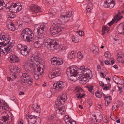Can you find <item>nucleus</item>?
Masks as SVG:
<instances>
[{
	"instance_id": "1",
	"label": "nucleus",
	"mask_w": 124,
	"mask_h": 124,
	"mask_svg": "<svg viewBox=\"0 0 124 124\" xmlns=\"http://www.w3.org/2000/svg\"><path fill=\"white\" fill-rule=\"evenodd\" d=\"M66 74L70 80H76L77 77L78 79L85 84L88 82V79L92 76L91 70L88 68H85L83 66H81L79 69L76 66H70L67 70Z\"/></svg>"
},
{
	"instance_id": "2",
	"label": "nucleus",
	"mask_w": 124,
	"mask_h": 124,
	"mask_svg": "<svg viewBox=\"0 0 124 124\" xmlns=\"http://www.w3.org/2000/svg\"><path fill=\"white\" fill-rule=\"evenodd\" d=\"M44 63L43 61L38 56L32 55L31 56L30 59L26 60L23 64V67L25 71L28 72H34V77L38 80L40 75L44 72L43 69L40 67V65Z\"/></svg>"
},
{
	"instance_id": "3",
	"label": "nucleus",
	"mask_w": 124,
	"mask_h": 124,
	"mask_svg": "<svg viewBox=\"0 0 124 124\" xmlns=\"http://www.w3.org/2000/svg\"><path fill=\"white\" fill-rule=\"evenodd\" d=\"M46 23H41L36 24L35 25V28L37 30V36L38 38L34 44V46L38 48L40 47L44 43L43 39L44 32L47 27Z\"/></svg>"
},
{
	"instance_id": "4",
	"label": "nucleus",
	"mask_w": 124,
	"mask_h": 124,
	"mask_svg": "<svg viewBox=\"0 0 124 124\" xmlns=\"http://www.w3.org/2000/svg\"><path fill=\"white\" fill-rule=\"evenodd\" d=\"M10 41V39L8 35H1L0 34V49L5 55L9 53L11 51V49L13 47L12 44H9L7 47H5Z\"/></svg>"
},
{
	"instance_id": "5",
	"label": "nucleus",
	"mask_w": 124,
	"mask_h": 124,
	"mask_svg": "<svg viewBox=\"0 0 124 124\" xmlns=\"http://www.w3.org/2000/svg\"><path fill=\"white\" fill-rule=\"evenodd\" d=\"M21 36L23 40L26 39L28 42L32 41L34 39V35L31 30L29 28H27L22 32Z\"/></svg>"
},
{
	"instance_id": "6",
	"label": "nucleus",
	"mask_w": 124,
	"mask_h": 124,
	"mask_svg": "<svg viewBox=\"0 0 124 124\" xmlns=\"http://www.w3.org/2000/svg\"><path fill=\"white\" fill-rule=\"evenodd\" d=\"M45 46L49 50L53 51L58 49L60 46L55 40L50 39H48L46 40Z\"/></svg>"
},
{
	"instance_id": "7",
	"label": "nucleus",
	"mask_w": 124,
	"mask_h": 124,
	"mask_svg": "<svg viewBox=\"0 0 124 124\" xmlns=\"http://www.w3.org/2000/svg\"><path fill=\"white\" fill-rule=\"evenodd\" d=\"M22 83L27 86H29L32 84L33 80L30 78L29 74L26 73H23L21 78Z\"/></svg>"
},
{
	"instance_id": "8",
	"label": "nucleus",
	"mask_w": 124,
	"mask_h": 124,
	"mask_svg": "<svg viewBox=\"0 0 124 124\" xmlns=\"http://www.w3.org/2000/svg\"><path fill=\"white\" fill-rule=\"evenodd\" d=\"M72 15V12L69 11L66 13V15L63 13L60 16L58 19H56L55 21H58L59 23H57L60 24H62V23H66L69 20L70 18Z\"/></svg>"
},
{
	"instance_id": "9",
	"label": "nucleus",
	"mask_w": 124,
	"mask_h": 124,
	"mask_svg": "<svg viewBox=\"0 0 124 124\" xmlns=\"http://www.w3.org/2000/svg\"><path fill=\"white\" fill-rule=\"evenodd\" d=\"M36 116L31 115L25 116L24 118L27 119L29 124H40L41 120L40 118H37Z\"/></svg>"
},
{
	"instance_id": "10",
	"label": "nucleus",
	"mask_w": 124,
	"mask_h": 124,
	"mask_svg": "<svg viewBox=\"0 0 124 124\" xmlns=\"http://www.w3.org/2000/svg\"><path fill=\"white\" fill-rule=\"evenodd\" d=\"M7 9L14 13L21 11L22 9V6L20 3L12 4L10 7H8Z\"/></svg>"
},
{
	"instance_id": "11",
	"label": "nucleus",
	"mask_w": 124,
	"mask_h": 124,
	"mask_svg": "<svg viewBox=\"0 0 124 124\" xmlns=\"http://www.w3.org/2000/svg\"><path fill=\"white\" fill-rule=\"evenodd\" d=\"M55 109L57 113L61 115L64 114L66 111L64 106L62 104H60V102L57 103H56L55 106Z\"/></svg>"
},
{
	"instance_id": "12",
	"label": "nucleus",
	"mask_w": 124,
	"mask_h": 124,
	"mask_svg": "<svg viewBox=\"0 0 124 124\" xmlns=\"http://www.w3.org/2000/svg\"><path fill=\"white\" fill-rule=\"evenodd\" d=\"M124 13V11L123 10L122 11H119L117 14V15L115 16L114 17V20H113L109 23L107 24V25L110 26L114 22L116 23L118 21L120 20L123 17L121 14Z\"/></svg>"
},
{
	"instance_id": "13",
	"label": "nucleus",
	"mask_w": 124,
	"mask_h": 124,
	"mask_svg": "<svg viewBox=\"0 0 124 124\" xmlns=\"http://www.w3.org/2000/svg\"><path fill=\"white\" fill-rule=\"evenodd\" d=\"M53 88L55 90V92H58L61 91L64 87L63 83L62 81L54 83L53 85Z\"/></svg>"
},
{
	"instance_id": "14",
	"label": "nucleus",
	"mask_w": 124,
	"mask_h": 124,
	"mask_svg": "<svg viewBox=\"0 0 124 124\" xmlns=\"http://www.w3.org/2000/svg\"><path fill=\"white\" fill-rule=\"evenodd\" d=\"M8 107L7 103L2 100L0 99V112H1V114H6L5 110H6Z\"/></svg>"
},
{
	"instance_id": "15",
	"label": "nucleus",
	"mask_w": 124,
	"mask_h": 124,
	"mask_svg": "<svg viewBox=\"0 0 124 124\" xmlns=\"http://www.w3.org/2000/svg\"><path fill=\"white\" fill-rule=\"evenodd\" d=\"M115 4V0H106L104 1L103 5L105 7L112 8Z\"/></svg>"
},
{
	"instance_id": "16",
	"label": "nucleus",
	"mask_w": 124,
	"mask_h": 124,
	"mask_svg": "<svg viewBox=\"0 0 124 124\" xmlns=\"http://www.w3.org/2000/svg\"><path fill=\"white\" fill-rule=\"evenodd\" d=\"M10 69L11 72L15 74L19 73L21 71L20 68L16 65H12Z\"/></svg>"
},
{
	"instance_id": "17",
	"label": "nucleus",
	"mask_w": 124,
	"mask_h": 124,
	"mask_svg": "<svg viewBox=\"0 0 124 124\" xmlns=\"http://www.w3.org/2000/svg\"><path fill=\"white\" fill-rule=\"evenodd\" d=\"M31 9L33 13L37 14V16L39 15L38 14H37L38 13L41 12L42 11L40 8L37 5H33L31 7Z\"/></svg>"
},
{
	"instance_id": "18",
	"label": "nucleus",
	"mask_w": 124,
	"mask_h": 124,
	"mask_svg": "<svg viewBox=\"0 0 124 124\" xmlns=\"http://www.w3.org/2000/svg\"><path fill=\"white\" fill-rule=\"evenodd\" d=\"M59 22L56 21H55V20L54 21L53 23L55 25V26L56 27L57 30V31L58 33L61 34L62 31L64 30V28L63 27L59 26V25L60 24L59 23H59Z\"/></svg>"
},
{
	"instance_id": "19",
	"label": "nucleus",
	"mask_w": 124,
	"mask_h": 124,
	"mask_svg": "<svg viewBox=\"0 0 124 124\" xmlns=\"http://www.w3.org/2000/svg\"><path fill=\"white\" fill-rule=\"evenodd\" d=\"M67 96L66 94H63L60 98H57V101H56V103H57L59 102H60V104H62L63 102H64L67 99Z\"/></svg>"
},
{
	"instance_id": "20",
	"label": "nucleus",
	"mask_w": 124,
	"mask_h": 124,
	"mask_svg": "<svg viewBox=\"0 0 124 124\" xmlns=\"http://www.w3.org/2000/svg\"><path fill=\"white\" fill-rule=\"evenodd\" d=\"M10 62L12 63L14 62L17 63L19 61V58L15 55H11L8 58Z\"/></svg>"
},
{
	"instance_id": "21",
	"label": "nucleus",
	"mask_w": 124,
	"mask_h": 124,
	"mask_svg": "<svg viewBox=\"0 0 124 124\" xmlns=\"http://www.w3.org/2000/svg\"><path fill=\"white\" fill-rule=\"evenodd\" d=\"M85 2L87 4L86 9V12H89L93 8V4L91 2L90 0H86L84 1V2Z\"/></svg>"
},
{
	"instance_id": "22",
	"label": "nucleus",
	"mask_w": 124,
	"mask_h": 124,
	"mask_svg": "<svg viewBox=\"0 0 124 124\" xmlns=\"http://www.w3.org/2000/svg\"><path fill=\"white\" fill-rule=\"evenodd\" d=\"M116 32L120 34L124 33V23L119 25L116 29Z\"/></svg>"
},
{
	"instance_id": "23",
	"label": "nucleus",
	"mask_w": 124,
	"mask_h": 124,
	"mask_svg": "<svg viewBox=\"0 0 124 124\" xmlns=\"http://www.w3.org/2000/svg\"><path fill=\"white\" fill-rule=\"evenodd\" d=\"M113 79L114 82L117 84L122 85L124 83V81L123 80L115 76L113 77Z\"/></svg>"
},
{
	"instance_id": "24",
	"label": "nucleus",
	"mask_w": 124,
	"mask_h": 124,
	"mask_svg": "<svg viewBox=\"0 0 124 124\" xmlns=\"http://www.w3.org/2000/svg\"><path fill=\"white\" fill-rule=\"evenodd\" d=\"M8 115L1 117L0 118V123L2 124H8Z\"/></svg>"
},
{
	"instance_id": "25",
	"label": "nucleus",
	"mask_w": 124,
	"mask_h": 124,
	"mask_svg": "<svg viewBox=\"0 0 124 124\" xmlns=\"http://www.w3.org/2000/svg\"><path fill=\"white\" fill-rule=\"evenodd\" d=\"M29 52L27 46H24L22 49L20 50V53L22 54L24 56L26 55Z\"/></svg>"
},
{
	"instance_id": "26",
	"label": "nucleus",
	"mask_w": 124,
	"mask_h": 124,
	"mask_svg": "<svg viewBox=\"0 0 124 124\" xmlns=\"http://www.w3.org/2000/svg\"><path fill=\"white\" fill-rule=\"evenodd\" d=\"M32 108L34 111L37 113H40L41 112L40 106L37 103L33 104Z\"/></svg>"
},
{
	"instance_id": "27",
	"label": "nucleus",
	"mask_w": 124,
	"mask_h": 124,
	"mask_svg": "<svg viewBox=\"0 0 124 124\" xmlns=\"http://www.w3.org/2000/svg\"><path fill=\"white\" fill-rule=\"evenodd\" d=\"M54 74L55 77L60 76L61 75V71L60 69L55 68L54 69Z\"/></svg>"
},
{
	"instance_id": "28",
	"label": "nucleus",
	"mask_w": 124,
	"mask_h": 124,
	"mask_svg": "<svg viewBox=\"0 0 124 124\" xmlns=\"http://www.w3.org/2000/svg\"><path fill=\"white\" fill-rule=\"evenodd\" d=\"M55 25L54 24V26H52L50 28V31L51 34L54 35L58 34L57 31V30Z\"/></svg>"
},
{
	"instance_id": "29",
	"label": "nucleus",
	"mask_w": 124,
	"mask_h": 124,
	"mask_svg": "<svg viewBox=\"0 0 124 124\" xmlns=\"http://www.w3.org/2000/svg\"><path fill=\"white\" fill-rule=\"evenodd\" d=\"M8 28L9 30L11 31H15L16 28V25L13 23H9L8 26Z\"/></svg>"
},
{
	"instance_id": "30",
	"label": "nucleus",
	"mask_w": 124,
	"mask_h": 124,
	"mask_svg": "<svg viewBox=\"0 0 124 124\" xmlns=\"http://www.w3.org/2000/svg\"><path fill=\"white\" fill-rule=\"evenodd\" d=\"M117 59L119 62L123 64L124 61L123 59V55L122 54L121 52L119 53L117 55Z\"/></svg>"
},
{
	"instance_id": "31",
	"label": "nucleus",
	"mask_w": 124,
	"mask_h": 124,
	"mask_svg": "<svg viewBox=\"0 0 124 124\" xmlns=\"http://www.w3.org/2000/svg\"><path fill=\"white\" fill-rule=\"evenodd\" d=\"M103 96L104 97V98L106 101L105 103V105L106 106H107L112 100L111 97L110 96H105L104 94Z\"/></svg>"
},
{
	"instance_id": "32",
	"label": "nucleus",
	"mask_w": 124,
	"mask_h": 124,
	"mask_svg": "<svg viewBox=\"0 0 124 124\" xmlns=\"http://www.w3.org/2000/svg\"><path fill=\"white\" fill-rule=\"evenodd\" d=\"M91 50L94 54H96L99 52L98 48L95 46H93L91 47Z\"/></svg>"
},
{
	"instance_id": "33",
	"label": "nucleus",
	"mask_w": 124,
	"mask_h": 124,
	"mask_svg": "<svg viewBox=\"0 0 124 124\" xmlns=\"http://www.w3.org/2000/svg\"><path fill=\"white\" fill-rule=\"evenodd\" d=\"M57 60H56L55 66H59L63 63V61L62 59L60 58H57Z\"/></svg>"
},
{
	"instance_id": "34",
	"label": "nucleus",
	"mask_w": 124,
	"mask_h": 124,
	"mask_svg": "<svg viewBox=\"0 0 124 124\" xmlns=\"http://www.w3.org/2000/svg\"><path fill=\"white\" fill-rule=\"evenodd\" d=\"M109 30V29L107 26H104L102 28V34L104 35L106 32L108 33Z\"/></svg>"
},
{
	"instance_id": "35",
	"label": "nucleus",
	"mask_w": 124,
	"mask_h": 124,
	"mask_svg": "<svg viewBox=\"0 0 124 124\" xmlns=\"http://www.w3.org/2000/svg\"><path fill=\"white\" fill-rule=\"evenodd\" d=\"M6 6L4 0H0V10H2Z\"/></svg>"
},
{
	"instance_id": "36",
	"label": "nucleus",
	"mask_w": 124,
	"mask_h": 124,
	"mask_svg": "<svg viewBox=\"0 0 124 124\" xmlns=\"http://www.w3.org/2000/svg\"><path fill=\"white\" fill-rule=\"evenodd\" d=\"M72 40L73 42L77 43L79 41V37L77 36H73L72 37Z\"/></svg>"
},
{
	"instance_id": "37",
	"label": "nucleus",
	"mask_w": 124,
	"mask_h": 124,
	"mask_svg": "<svg viewBox=\"0 0 124 124\" xmlns=\"http://www.w3.org/2000/svg\"><path fill=\"white\" fill-rule=\"evenodd\" d=\"M100 121V120L97 119L96 116H95L93 118L92 122L93 123L95 124H98Z\"/></svg>"
},
{
	"instance_id": "38",
	"label": "nucleus",
	"mask_w": 124,
	"mask_h": 124,
	"mask_svg": "<svg viewBox=\"0 0 124 124\" xmlns=\"http://www.w3.org/2000/svg\"><path fill=\"white\" fill-rule=\"evenodd\" d=\"M57 57H54L51 59V64L54 66H55L56 60H57Z\"/></svg>"
},
{
	"instance_id": "39",
	"label": "nucleus",
	"mask_w": 124,
	"mask_h": 124,
	"mask_svg": "<svg viewBox=\"0 0 124 124\" xmlns=\"http://www.w3.org/2000/svg\"><path fill=\"white\" fill-rule=\"evenodd\" d=\"M56 116L55 114L54 113L48 116L47 117V118L49 120H54L55 119Z\"/></svg>"
},
{
	"instance_id": "40",
	"label": "nucleus",
	"mask_w": 124,
	"mask_h": 124,
	"mask_svg": "<svg viewBox=\"0 0 124 124\" xmlns=\"http://www.w3.org/2000/svg\"><path fill=\"white\" fill-rule=\"evenodd\" d=\"M75 54L73 51H71L69 54L68 57L70 59H73L75 58Z\"/></svg>"
},
{
	"instance_id": "41",
	"label": "nucleus",
	"mask_w": 124,
	"mask_h": 124,
	"mask_svg": "<svg viewBox=\"0 0 124 124\" xmlns=\"http://www.w3.org/2000/svg\"><path fill=\"white\" fill-rule=\"evenodd\" d=\"M104 55L105 58L108 59L110 58L111 56L110 53L108 51L104 53Z\"/></svg>"
},
{
	"instance_id": "42",
	"label": "nucleus",
	"mask_w": 124,
	"mask_h": 124,
	"mask_svg": "<svg viewBox=\"0 0 124 124\" xmlns=\"http://www.w3.org/2000/svg\"><path fill=\"white\" fill-rule=\"evenodd\" d=\"M50 17H51L53 16H54L55 15L56 13L53 9H51L49 11V13Z\"/></svg>"
},
{
	"instance_id": "43",
	"label": "nucleus",
	"mask_w": 124,
	"mask_h": 124,
	"mask_svg": "<svg viewBox=\"0 0 124 124\" xmlns=\"http://www.w3.org/2000/svg\"><path fill=\"white\" fill-rule=\"evenodd\" d=\"M95 94L96 97L98 98H101L102 96L101 94L100 91H96L95 92Z\"/></svg>"
},
{
	"instance_id": "44",
	"label": "nucleus",
	"mask_w": 124,
	"mask_h": 124,
	"mask_svg": "<svg viewBox=\"0 0 124 124\" xmlns=\"http://www.w3.org/2000/svg\"><path fill=\"white\" fill-rule=\"evenodd\" d=\"M8 17V18H14L15 17L16 15L12 13H10L8 14L7 15Z\"/></svg>"
},
{
	"instance_id": "45",
	"label": "nucleus",
	"mask_w": 124,
	"mask_h": 124,
	"mask_svg": "<svg viewBox=\"0 0 124 124\" xmlns=\"http://www.w3.org/2000/svg\"><path fill=\"white\" fill-rule=\"evenodd\" d=\"M24 22L25 24H27L30 23L31 19L30 18H25L24 19Z\"/></svg>"
},
{
	"instance_id": "46",
	"label": "nucleus",
	"mask_w": 124,
	"mask_h": 124,
	"mask_svg": "<svg viewBox=\"0 0 124 124\" xmlns=\"http://www.w3.org/2000/svg\"><path fill=\"white\" fill-rule=\"evenodd\" d=\"M77 56L78 58L79 59H82L83 57V55L82 54L81 52H78L77 54Z\"/></svg>"
},
{
	"instance_id": "47",
	"label": "nucleus",
	"mask_w": 124,
	"mask_h": 124,
	"mask_svg": "<svg viewBox=\"0 0 124 124\" xmlns=\"http://www.w3.org/2000/svg\"><path fill=\"white\" fill-rule=\"evenodd\" d=\"M111 88V85L110 84H108L107 85L105 86V87L104 88V89L108 90L110 89Z\"/></svg>"
},
{
	"instance_id": "48",
	"label": "nucleus",
	"mask_w": 124,
	"mask_h": 124,
	"mask_svg": "<svg viewBox=\"0 0 124 124\" xmlns=\"http://www.w3.org/2000/svg\"><path fill=\"white\" fill-rule=\"evenodd\" d=\"M49 78L51 79L55 77L54 74V72L53 73H50L49 74Z\"/></svg>"
},
{
	"instance_id": "49",
	"label": "nucleus",
	"mask_w": 124,
	"mask_h": 124,
	"mask_svg": "<svg viewBox=\"0 0 124 124\" xmlns=\"http://www.w3.org/2000/svg\"><path fill=\"white\" fill-rule=\"evenodd\" d=\"M52 94L50 91H48L46 93V96L47 97H50L52 96Z\"/></svg>"
},
{
	"instance_id": "50",
	"label": "nucleus",
	"mask_w": 124,
	"mask_h": 124,
	"mask_svg": "<svg viewBox=\"0 0 124 124\" xmlns=\"http://www.w3.org/2000/svg\"><path fill=\"white\" fill-rule=\"evenodd\" d=\"M46 3L50 5H52L54 3V0H46Z\"/></svg>"
},
{
	"instance_id": "51",
	"label": "nucleus",
	"mask_w": 124,
	"mask_h": 124,
	"mask_svg": "<svg viewBox=\"0 0 124 124\" xmlns=\"http://www.w3.org/2000/svg\"><path fill=\"white\" fill-rule=\"evenodd\" d=\"M87 87L88 88L89 90L91 92L93 89V86L92 85H87Z\"/></svg>"
},
{
	"instance_id": "52",
	"label": "nucleus",
	"mask_w": 124,
	"mask_h": 124,
	"mask_svg": "<svg viewBox=\"0 0 124 124\" xmlns=\"http://www.w3.org/2000/svg\"><path fill=\"white\" fill-rule=\"evenodd\" d=\"M23 47L22 45L21 44H19L17 46V48L19 50H21V49H23Z\"/></svg>"
},
{
	"instance_id": "53",
	"label": "nucleus",
	"mask_w": 124,
	"mask_h": 124,
	"mask_svg": "<svg viewBox=\"0 0 124 124\" xmlns=\"http://www.w3.org/2000/svg\"><path fill=\"white\" fill-rule=\"evenodd\" d=\"M65 46L63 45H61L60 46V49L61 51H63L65 49Z\"/></svg>"
},
{
	"instance_id": "54",
	"label": "nucleus",
	"mask_w": 124,
	"mask_h": 124,
	"mask_svg": "<svg viewBox=\"0 0 124 124\" xmlns=\"http://www.w3.org/2000/svg\"><path fill=\"white\" fill-rule=\"evenodd\" d=\"M78 33L80 36H82L84 35V32L82 31H78Z\"/></svg>"
},
{
	"instance_id": "55",
	"label": "nucleus",
	"mask_w": 124,
	"mask_h": 124,
	"mask_svg": "<svg viewBox=\"0 0 124 124\" xmlns=\"http://www.w3.org/2000/svg\"><path fill=\"white\" fill-rule=\"evenodd\" d=\"M18 124H23V121L21 118L19 119L18 121Z\"/></svg>"
},
{
	"instance_id": "56",
	"label": "nucleus",
	"mask_w": 124,
	"mask_h": 124,
	"mask_svg": "<svg viewBox=\"0 0 124 124\" xmlns=\"http://www.w3.org/2000/svg\"><path fill=\"white\" fill-rule=\"evenodd\" d=\"M71 120L72 119H70L69 120H66V121H65L66 124H71Z\"/></svg>"
},
{
	"instance_id": "57",
	"label": "nucleus",
	"mask_w": 124,
	"mask_h": 124,
	"mask_svg": "<svg viewBox=\"0 0 124 124\" xmlns=\"http://www.w3.org/2000/svg\"><path fill=\"white\" fill-rule=\"evenodd\" d=\"M70 119V117H69V116L68 115L65 116L64 118L65 121H66V120H69Z\"/></svg>"
},
{
	"instance_id": "58",
	"label": "nucleus",
	"mask_w": 124,
	"mask_h": 124,
	"mask_svg": "<svg viewBox=\"0 0 124 124\" xmlns=\"http://www.w3.org/2000/svg\"><path fill=\"white\" fill-rule=\"evenodd\" d=\"M11 80L13 81L14 79L16 78V76L15 74L12 75V76H11Z\"/></svg>"
},
{
	"instance_id": "59",
	"label": "nucleus",
	"mask_w": 124,
	"mask_h": 124,
	"mask_svg": "<svg viewBox=\"0 0 124 124\" xmlns=\"http://www.w3.org/2000/svg\"><path fill=\"white\" fill-rule=\"evenodd\" d=\"M100 75L102 77L105 78L106 76V75L104 74V73H103L102 72H101Z\"/></svg>"
},
{
	"instance_id": "60",
	"label": "nucleus",
	"mask_w": 124,
	"mask_h": 124,
	"mask_svg": "<svg viewBox=\"0 0 124 124\" xmlns=\"http://www.w3.org/2000/svg\"><path fill=\"white\" fill-rule=\"evenodd\" d=\"M105 64L108 65L109 64V62L108 60H106L105 61Z\"/></svg>"
},
{
	"instance_id": "61",
	"label": "nucleus",
	"mask_w": 124,
	"mask_h": 124,
	"mask_svg": "<svg viewBox=\"0 0 124 124\" xmlns=\"http://www.w3.org/2000/svg\"><path fill=\"white\" fill-rule=\"evenodd\" d=\"M84 94L83 95H81V94L80 93H79V94L78 95V96H77V97L78 98H79V97H80V98H82V97H83V96H84Z\"/></svg>"
},
{
	"instance_id": "62",
	"label": "nucleus",
	"mask_w": 124,
	"mask_h": 124,
	"mask_svg": "<svg viewBox=\"0 0 124 124\" xmlns=\"http://www.w3.org/2000/svg\"><path fill=\"white\" fill-rule=\"evenodd\" d=\"M23 24L22 23H21L19 24L18 23L17 25L19 26V27H22L23 26Z\"/></svg>"
},
{
	"instance_id": "63",
	"label": "nucleus",
	"mask_w": 124,
	"mask_h": 124,
	"mask_svg": "<svg viewBox=\"0 0 124 124\" xmlns=\"http://www.w3.org/2000/svg\"><path fill=\"white\" fill-rule=\"evenodd\" d=\"M104 122L106 123L108 122V120H107L106 117H105L104 118L103 120Z\"/></svg>"
},
{
	"instance_id": "64",
	"label": "nucleus",
	"mask_w": 124,
	"mask_h": 124,
	"mask_svg": "<svg viewBox=\"0 0 124 124\" xmlns=\"http://www.w3.org/2000/svg\"><path fill=\"white\" fill-rule=\"evenodd\" d=\"M71 124H76V122L73 120H71Z\"/></svg>"
}]
</instances>
